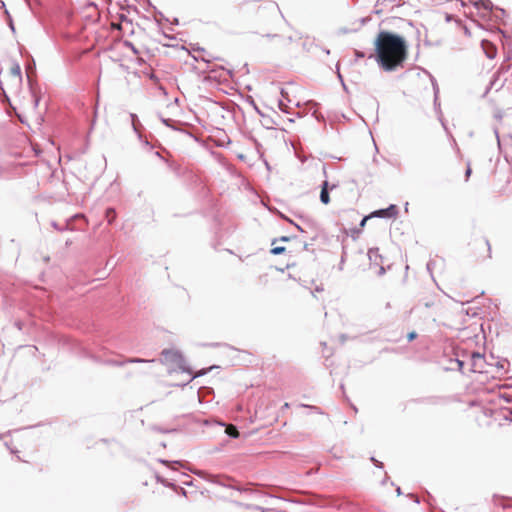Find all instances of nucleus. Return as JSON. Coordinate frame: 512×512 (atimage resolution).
Wrapping results in <instances>:
<instances>
[{
  "label": "nucleus",
  "instance_id": "19",
  "mask_svg": "<svg viewBox=\"0 0 512 512\" xmlns=\"http://www.w3.org/2000/svg\"><path fill=\"white\" fill-rule=\"evenodd\" d=\"M371 460L375 463L376 466L382 467V463L376 460L375 458H372Z\"/></svg>",
  "mask_w": 512,
  "mask_h": 512
},
{
  "label": "nucleus",
  "instance_id": "2",
  "mask_svg": "<svg viewBox=\"0 0 512 512\" xmlns=\"http://www.w3.org/2000/svg\"><path fill=\"white\" fill-rule=\"evenodd\" d=\"M21 84V69L18 64H13L8 70L0 72V87L7 101H9L8 93L17 94Z\"/></svg>",
  "mask_w": 512,
  "mask_h": 512
},
{
  "label": "nucleus",
  "instance_id": "17",
  "mask_svg": "<svg viewBox=\"0 0 512 512\" xmlns=\"http://www.w3.org/2000/svg\"><path fill=\"white\" fill-rule=\"evenodd\" d=\"M372 218L371 214L369 216H366L362 219L360 226L363 227L368 219Z\"/></svg>",
  "mask_w": 512,
  "mask_h": 512
},
{
  "label": "nucleus",
  "instance_id": "3",
  "mask_svg": "<svg viewBox=\"0 0 512 512\" xmlns=\"http://www.w3.org/2000/svg\"><path fill=\"white\" fill-rule=\"evenodd\" d=\"M469 255L476 262L486 261L491 258V245L486 239H476L469 246Z\"/></svg>",
  "mask_w": 512,
  "mask_h": 512
},
{
  "label": "nucleus",
  "instance_id": "4",
  "mask_svg": "<svg viewBox=\"0 0 512 512\" xmlns=\"http://www.w3.org/2000/svg\"><path fill=\"white\" fill-rule=\"evenodd\" d=\"M485 357L480 353H472L471 355V372L482 373L485 369Z\"/></svg>",
  "mask_w": 512,
  "mask_h": 512
},
{
  "label": "nucleus",
  "instance_id": "12",
  "mask_svg": "<svg viewBox=\"0 0 512 512\" xmlns=\"http://www.w3.org/2000/svg\"><path fill=\"white\" fill-rule=\"evenodd\" d=\"M106 219L110 224L116 219V212L114 209L109 208L106 210Z\"/></svg>",
  "mask_w": 512,
  "mask_h": 512
},
{
  "label": "nucleus",
  "instance_id": "15",
  "mask_svg": "<svg viewBox=\"0 0 512 512\" xmlns=\"http://www.w3.org/2000/svg\"><path fill=\"white\" fill-rule=\"evenodd\" d=\"M455 363H456V364H457V366H458V370H459V371H462L463 366H464V362H463V361H461V360H458V359H457V360H455Z\"/></svg>",
  "mask_w": 512,
  "mask_h": 512
},
{
  "label": "nucleus",
  "instance_id": "13",
  "mask_svg": "<svg viewBox=\"0 0 512 512\" xmlns=\"http://www.w3.org/2000/svg\"><path fill=\"white\" fill-rule=\"evenodd\" d=\"M286 251V248L283 247V246H274L272 249H271V253L274 254V255H279V254H282Z\"/></svg>",
  "mask_w": 512,
  "mask_h": 512
},
{
  "label": "nucleus",
  "instance_id": "22",
  "mask_svg": "<svg viewBox=\"0 0 512 512\" xmlns=\"http://www.w3.org/2000/svg\"><path fill=\"white\" fill-rule=\"evenodd\" d=\"M281 241H288V238L287 237H281L280 239Z\"/></svg>",
  "mask_w": 512,
  "mask_h": 512
},
{
  "label": "nucleus",
  "instance_id": "18",
  "mask_svg": "<svg viewBox=\"0 0 512 512\" xmlns=\"http://www.w3.org/2000/svg\"><path fill=\"white\" fill-rule=\"evenodd\" d=\"M471 173H472V169L470 166H468L466 169V172H465L466 180L470 177Z\"/></svg>",
  "mask_w": 512,
  "mask_h": 512
},
{
  "label": "nucleus",
  "instance_id": "14",
  "mask_svg": "<svg viewBox=\"0 0 512 512\" xmlns=\"http://www.w3.org/2000/svg\"><path fill=\"white\" fill-rule=\"evenodd\" d=\"M417 338V333L415 331H412L410 333L407 334V339L408 341H413Z\"/></svg>",
  "mask_w": 512,
  "mask_h": 512
},
{
  "label": "nucleus",
  "instance_id": "9",
  "mask_svg": "<svg viewBox=\"0 0 512 512\" xmlns=\"http://www.w3.org/2000/svg\"><path fill=\"white\" fill-rule=\"evenodd\" d=\"M111 26L114 29L126 31L131 26V22L127 18H122L119 23H112Z\"/></svg>",
  "mask_w": 512,
  "mask_h": 512
},
{
  "label": "nucleus",
  "instance_id": "5",
  "mask_svg": "<svg viewBox=\"0 0 512 512\" xmlns=\"http://www.w3.org/2000/svg\"><path fill=\"white\" fill-rule=\"evenodd\" d=\"M398 214V208L396 205H390L386 209L376 210L371 213L372 217H381V218H394Z\"/></svg>",
  "mask_w": 512,
  "mask_h": 512
},
{
  "label": "nucleus",
  "instance_id": "6",
  "mask_svg": "<svg viewBox=\"0 0 512 512\" xmlns=\"http://www.w3.org/2000/svg\"><path fill=\"white\" fill-rule=\"evenodd\" d=\"M337 188V185L332 184L330 185L328 181H324L321 186V192H320V201L327 205L330 203V197H329V191H333Z\"/></svg>",
  "mask_w": 512,
  "mask_h": 512
},
{
  "label": "nucleus",
  "instance_id": "23",
  "mask_svg": "<svg viewBox=\"0 0 512 512\" xmlns=\"http://www.w3.org/2000/svg\"><path fill=\"white\" fill-rule=\"evenodd\" d=\"M281 94H282V96L284 97L286 93H285V91H284V90H282V91H281Z\"/></svg>",
  "mask_w": 512,
  "mask_h": 512
},
{
  "label": "nucleus",
  "instance_id": "21",
  "mask_svg": "<svg viewBox=\"0 0 512 512\" xmlns=\"http://www.w3.org/2000/svg\"><path fill=\"white\" fill-rule=\"evenodd\" d=\"M446 19H447L448 21H450V20H452V16H451V15H449V14H447V15H446Z\"/></svg>",
  "mask_w": 512,
  "mask_h": 512
},
{
  "label": "nucleus",
  "instance_id": "10",
  "mask_svg": "<svg viewBox=\"0 0 512 512\" xmlns=\"http://www.w3.org/2000/svg\"><path fill=\"white\" fill-rule=\"evenodd\" d=\"M475 6L478 8V9H483L486 13H489L491 12L492 8H493V4L491 1H479V2H476L475 3Z\"/></svg>",
  "mask_w": 512,
  "mask_h": 512
},
{
  "label": "nucleus",
  "instance_id": "20",
  "mask_svg": "<svg viewBox=\"0 0 512 512\" xmlns=\"http://www.w3.org/2000/svg\"><path fill=\"white\" fill-rule=\"evenodd\" d=\"M129 361H130V362H144L145 360H143V359H138V358H137V359H131V360H129Z\"/></svg>",
  "mask_w": 512,
  "mask_h": 512
},
{
  "label": "nucleus",
  "instance_id": "1",
  "mask_svg": "<svg viewBox=\"0 0 512 512\" xmlns=\"http://www.w3.org/2000/svg\"><path fill=\"white\" fill-rule=\"evenodd\" d=\"M374 50L377 64L387 72L403 68L408 58L405 38L389 31H380L376 35Z\"/></svg>",
  "mask_w": 512,
  "mask_h": 512
},
{
  "label": "nucleus",
  "instance_id": "7",
  "mask_svg": "<svg viewBox=\"0 0 512 512\" xmlns=\"http://www.w3.org/2000/svg\"><path fill=\"white\" fill-rule=\"evenodd\" d=\"M481 46H482V49L484 51V53L486 54V56L489 58V59H493L496 57L497 55V48L496 46L486 40V39H483L482 42H481Z\"/></svg>",
  "mask_w": 512,
  "mask_h": 512
},
{
  "label": "nucleus",
  "instance_id": "11",
  "mask_svg": "<svg viewBox=\"0 0 512 512\" xmlns=\"http://www.w3.org/2000/svg\"><path fill=\"white\" fill-rule=\"evenodd\" d=\"M225 432L230 437H233V438H238L239 437V432H238L236 426H234L232 424H229V425L226 426Z\"/></svg>",
  "mask_w": 512,
  "mask_h": 512
},
{
  "label": "nucleus",
  "instance_id": "16",
  "mask_svg": "<svg viewBox=\"0 0 512 512\" xmlns=\"http://www.w3.org/2000/svg\"><path fill=\"white\" fill-rule=\"evenodd\" d=\"M455 7L456 8H460V7H463L464 6V3L463 1H460V0H455V3H454Z\"/></svg>",
  "mask_w": 512,
  "mask_h": 512
},
{
  "label": "nucleus",
  "instance_id": "8",
  "mask_svg": "<svg viewBox=\"0 0 512 512\" xmlns=\"http://www.w3.org/2000/svg\"><path fill=\"white\" fill-rule=\"evenodd\" d=\"M37 99H33V103L32 105H29V104H20L19 106V109H20V112H18V108L15 107V106H12V104H10V106L12 107V109L15 111L16 115L18 116V118L20 119L21 122H24V120L22 119V114L21 113H25L29 108H34L36 107L37 105Z\"/></svg>",
  "mask_w": 512,
  "mask_h": 512
}]
</instances>
